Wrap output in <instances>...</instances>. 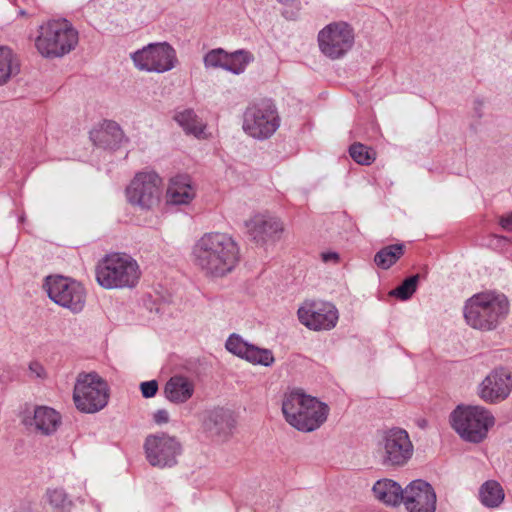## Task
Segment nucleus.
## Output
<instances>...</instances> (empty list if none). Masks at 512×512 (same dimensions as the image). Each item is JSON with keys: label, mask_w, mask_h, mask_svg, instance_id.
I'll list each match as a JSON object with an SVG mask.
<instances>
[{"label": "nucleus", "mask_w": 512, "mask_h": 512, "mask_svg": "<svg viewBox=\"0 0 512 512\" xmlns=\"http://www.w3.org/2000/svg\"><path fill=\"white\" fill-rule=\"evenodd\" d=\"M349 154L356 163L361 165H370L376 158V154L373 149L359 142L350 146Z\"/></svg>", "instance_id": "nucleus-31"}, {"label": "nucleus", "mask_w": 512, "mask_h": 512, "mask_svg": "<svg viewBox=\"0 0 512 512\" xmlns=\"http://www.w3.org/2000/svg\"><path fill=\"white\" fill-rule=\"evenodd\" d=\"M499 225L506 231H512V212L501 216Z\"/></svg>", "instance_id": "nucleus-39"}, {"label": "nucleus", "mask_w": 512, "mask_h": 512, "mask_svg": "<svg viewBox=\"0 0 512 512\" xmlns=\"http://www.w3.org/2000/svg\"><path fill=\"white\" fill-rule=\"evenodd\" d=\"M23 423L28 428L49 436L54 434L62 423L61 415L55 409L48 406H37L32 416H25Z\"/></svg>", "instance_id": "nucleus-19"}, {"label": "nucleus", "mask_w": 512, "mask_h": 512, "mask_svg": "<svg viewBox=\"0 0 512 512\" xmlns=\"http://www.w3.org/2000/svg\"><path fill=\"white\" fill-rule=\"evenodd\" d=\"M137 69L146 72L164 73L175 67V49L167 42L150 43L131 54Z\"/></svg>", "instance_id": "nucleus-13"}, {"label": "nucleus", "mask_w": 512, "mask_h": 512, "mask_svg": "<svg viewBox=\"0 0 512 512\" xmlns=\"http://www.w3.org/2000/svg\"><path fill=\"white\" fill-rule=\"evenodd\" d=\"M245 360L254 365L269 367L273 365L275 358L271 350L251 344L247 351Z\"/></svg>", "instance_id": "nucleus-30"}, {"label": "nucleus", "mask_w": 512, "mask_h": 512, "mask_svg": "<svg viewBox=\"0 0 512 512\" xmlns=\"http://www.w3.org/2000/svg\"><path fill=\"white\" fill-rule=\"evenodd\" d=\"M20 72L17 55L8 46H0V86Z\"/></svg>", "instance_id": "nucleus-25"}, {"label": "nucleus", "mask_w": 512, "mask_h": 512, "mask_svg": "<svg viewBox=\"0 0 512 512\" xmlns=\"http://www.w3.org/2000/svg\"><path fill=\"white\" fill-rule=\"evenodd\" d=\"M495 419L482 406H457L450 414L452 428L465 441L479 443L486 438Z\"/></svg>", "instance_id": "nucleus-6"}, {"label": "nucleus", "mask_w": 512, "mask_h": 512, "mask_svg": "<svg viewBox=\"0 0 512 512\" xmlns=\"http://www.w3.org/2000/svg\"><path fill=\"white\" fill-rule=\"evenodd\" d=\"M248 234L256 243L277 241L284 231L282 222L267 215L257 214L245 222Z\"/></svg>", "instance_id": "nucleus-18"}, {"label": "nucleus", "mask_w": 512, "mask_h": 512, "mask_svg": "<svg viewBox=\"0 0 512 512\" xmlns=\"http://www.w3.org/2000/svg\"><path fill=\"white\" fill-rule=\"evenodd\" d=\"M140 390L144 398H152L158 391V382L156 380L142 382Z\"/></svg>", "instance_id": "nucleus-36"}, {"label": "nucleus", "mask_w": 512, "mask_h": 512, "mask_svg": "<svg viewBox=\"0 0 512 512\" xmlns=\"http://www.w3.org/2000/svg\"><path fill=\"white\" fill-rule=\"evenodd\" d=\"M253 59V55L246 50H237L230 54L226 52L223 69L238 75L244 72Z\"/></svg>", "instance_id": "nucleus-29"}, {"label": "nucleus", "mask_w": 512, "mask_h": 512, "mask_svg": "<svg viewBox=\"0 0 512 512\" xmlns=\"http://www.w3.org/2000/svg\"><path fill=\"white\" fill-rule=\"evenodd\" d=\"M97 283L105 289L134 288L141 271L137 261L126 253H111L96 266Z\"/></svg>", "instance_id": "nucleus-4"}, {"label": "nucleus", "mask_w": 512, "mask_h": 512, "mask_svg": "<svg viewBox=\"0 0 512 512\" xmlns=\"http://www.w3.org/2000/svg\"><path fill=\"white\" fill-rule=\"evenodd\" d=\"M419 278L418 274L406 278L400 286L390 292V295L400 300L410 299L417 289Z\"/></svg>", "instance_id": "nucleus-33"}, {"label": "nucleus", "mask_w": 512, "mask_h": 512, "mask_svg": "<svg viewBox=\"0 0 512 512\" xmlns=\"http://www.w3.org/2000/svg\"><path fill=\"white\" fill-rule=\"evenodd\" d=\"M162 179L152 171L140 172L135 175L126 189L130 204L142 210H151L160 202Z\"/></svg>", "instance_id": "nucleus-11"}, {"label": "nucleus", "mask_w": 512, "mask_h": 512, "mask_svg": "<svg viewBox=\"0 0 512 512\" xmlns=\"http://www.w3.org/2000/svg\"><path fill=\"white\" fill-rule=\"evenodd\" d=\"M374 497L388 506H397L402 502L404 489L396 481L380 479L373 485Z\"/></svg>", "instance_id": "nucleus-23"}, {"label": "nucleus", "mask_w": 512, "mask_h": 512, "mask_svg": "<svg viewBox=\"0 0 512 512\" xmlns=\"http://www.w3.org/2000/svg\"><path fill=\"white\" fill-rule=\"evenodd\" d=\"M78 40V31L67 20H53L40 27L36 47L44 57H62L76 47Z\"/></svg>", "instance_id": "nucleus-5"}, {"label": "nucleus", "mask_w": 512, "mask_h": 512, "mask_svg": "<svg viewBox=\"0 0 512 512\" xmlns=\"http://www.w3.org/2000/svg\"><path fill=\"white\" fill-rule=\"evenodd\" d=\"M46 496L48 503L55 512H65L71 506V501L63 489H49Z\"/></svg>", "instance_id": "nucleus-32"}, {"label": "nucleus", "mask_w": 512, "mask_h": 512, "mask_svg": "<svg viewBox=\"0 0 512 512\" xmlns=\"http://www.w3.org/2000/svg\"><path fill=\"white\" fill-rule=\"evenodd\" d=\"M250 346H251V344L246 342L238 334H231L225 343V347L230 353H232L242 359L246 358V354H247V351L250 348Z\"/></svg>", "instance_id": "nucleus-34"}, {"label": "nucleus", "mask_w": 512, "mask_h": 512, "mask_svg": "<svg viewBox=\"0 0 512 512\" xmlns=\"http://www.w3.org/2000/svg\"><path fill=\"white\" fill-rule=\"evenodd\" d=\"M280 120L275 106L262 101L249 106L243 115V130L256 139H267L278 129Z\"/></svg>", "instance_id": "nucleus-10"}, {"label": "nucleus", "mask_w": 512, "mask_h": 512, "mask_svg": "<svg viewBox=\"0 0 512 512\" xmlns=\"http://www.w3.org/2000/svg\"><path fill=\"white\" fill-rule=\"evenodd\" d=\"M512 391V374L504 369L492 370L479 384L478 395L487 403L505 400Z\"/></svg>", "instance_id": "nucleus-17"}, {"label": "nucleus", "mask_w": 512, "mask_h": 512, "mask_svg": "<svg viewBox=\"0 0 512 512\" xmlns=\"http://www.w3.org/2000/svg\"><path fill=\"white\" fill-rule=\"evenodd\" d=\"M144 450L150 465L158 468L172 467L181 453V444L176 437L165 433L149 435L145 439Z\"/></svg>", "instance_id": "nucleus-15"}, {"label": "nucleus", "mask_w": 512, "mask_h": 512, "mask_svg": "<svg viewBox=\"0 0 512 512\" xmlns=\"http://www.w3.org/2000/svg\"><path fill=\"white\" fill-rule=\"evenodd\" d=\"M280 3H289L293 2L294 0H278Z\"/></svg>", "instance_id": "nucleus-41"}, {"label": "nucleus", "mask_w": 512, "mask_h": 512, "mask_svg": "<svg viewBox=\"0 0 512 512\" xmlns=\"http://www.w3.org/2000/svg\"><path fill=\"white\" fill-rule=\"evenodd\" d=\"M153 419L157 424H165L169 421V413L165 409H159L154 413Z\"/></svg>", "instance_id": "nucleus-38"}, {"label": "nucleus", "mask_w": 512, "mask_h": 512, "mask_svg": "<svg viewBox=\"0 0 512 512\" xmlns=\"http://www.w3.org/2000/svg\"><path fill=\"white\" fill-rule=\"evenodd\" d=\"M321 258L324 262H337L339 259V255L336 252H323L321 254Z\"/></svg>", "instance_id": "nucleus-40"}, {"label": "nucleus", "mask_w": 512, "mask_h": 512, "mask_svg": "<svg viewBox=\"0 0 512 512\" xmlns=\"http://www.w3.org/2000/svg\"><path fill=\"white\" fill-rule=\"evenodd\" d=\"M405 252V245L402 243L391 244L380 249L374 256L375 264L384 270L393 266Z\"/></svg>", "instance_id": "nucleus-27"}, {"label": "nucleus", "mask_w": 512, "mask_h": 512, "mask_svg": "<svg viewBox=\"0 0 512 512\" xmlns=\"http://www.w3.org/2000/svg\"><path fill=\"white\" fill-rule=\"evenodd\" d=\"M378 451L384 466L402 467L412 458L414 447L407 431L394 427L382 433Z\"/></svg>", "instance_id": "nucleus-8"}, {"label": "nucleus", "mask_w": 512, "mask_h": 512, "mask_svg": "<svg viewBox=\"0 0 512 512\" xmlns=\"http://www.w3.org/2000/svg\"><path fill=\"white\" fill-rule=\"evenodd\" d=\"M73 400L79 411L96 413L108 404V384L97 373L79 374L74 386Z\"/></svg>", "instance_id": "nucleus-7"}, {"label": "nucleus", "mask_w": 512, "mask_h": 512, "mask_svg": "<svg viewBox=\"0 0 512 512\" xmlns=\"http://www.w3.org/2000/svg\"><path fill=\"white\" fill-rule=\"evenodd\" d=\"M196 195L191 179L186 175H179L170 180L167 189V202L174 205L189 204Z\"/></svg>", "instance_id": "nucleus-22"}, {"label": "nucleus", "mask_w": 512, "mask_h": 512, "mask_svg": "<svg viewBox=\"0 0 512 512\" xmlns=\"http://www.w3.org/2000/svg\"><path fill=\"white\" fill-rule=\"evenodd\" d=\"M44 288L49 298L57 305L79 313L86 302V291L78 281L63 276H48Z\"/></svg>", "instance_id": "nucleus-9"}, {"label": "nucleus", "mask_w": 512, "mask_h": 512, "mask_svg": "<svg viewBox=\"0 0 512 512\" xmlns=\"http://www.w3.org/2000/svg\"><path fill=\"white\" fill-rule=\"evenodd\" d=\"M29 375L33 378L44 379L46 377V371L43 365L38 361H32L29 364Z\"/></svg>", "instance_id": "nucleus-37"}, {"label": "nucleus", "mask_w": 512, "mask_h": 512, "mask_svg": "<svg viewBox=\"0 0 512 512\" xmlns=\"http://www.w3.org/2000/svg\"><path fill=\"white\" fill-rule=\"evenodd\" d=\"M509 302L505 295L482 292L469 298L464 306L466 323L474 329L489 331L497 327L508 314Z\"/></svg>", "instance_id": "nucleus-3"}, {"label": "nucleus", "mask_w": 512, "mask_h": 512, "mask_svg": "<svg viewBox=\"0 0 512 512\" xmlns=\"http://www.w3.org/2000/svg\"><path fill=\"white\" fill-rule=\"evenodd\" d=\"M92 141L103 148H114L123 138L120 126L114 121H105L99 129L90 132Z\"/></svg>", "instance_id": "nucleus-24"}, {"label": "nucleus", "mask_w": 512, "mask_h": 512, "mask_svg": "<svg viewBox=\"0 0 512 512\" xmlns=\"http://www.w3.org/2000/svg\"><path fill=\"white\" fill-rule=\"evenodd\" d=\"M174 119L187 134L200 137L204 131L205 124L197 117L192 109L177 112Z\"/></svg>", "instance_id": "nucleus-28"}, {"label": "nucleus", "mask_w": 512, "mask_h": 512, "mask_svg": "<svg viewBox=\"0 0 512 512\" xmlns=\"http://www.w3.org/2000/svg\"><path fill=\"white\" fill-rule=\"evenodd\" d=\"M226 58V51L221 48L213 49L204 56L206 68H223Z\"/></svg>", "instance_id": "nucleus-35"}, {"label": "nucleus", "mask_w": 512, "mask_h": 512, "mask_svg": "<svg viewBox=\"0 0 512 512\" xmlns=\"http://www.w3.org/2000/svg\"><path fill=\"white\" fill-rule=\"evenodd\" d=\"M354 39V30L348 23L333 22L319 31L318 46L326 57L336 60L351 50Z\"/></svg>", "instance_id": "nucleus-12"}, {"label": "nucleus", "mask_w": 512, "mask_h": 512, "mask_svg": "<svg viewBox=\"0 0 512 512\" xmlns=\"http://www.w3.org/2000/svg\"><path fill=\"white\" fill-rule=\"evenodd\" d=\"M191 261L206 277L222 278L240 261V249L232 236L222 232L203 234L192 246Z\"/></svg>", "instance_id": "nucleus-1"}, {"label": "nucleus", "mask_w": 512, "mask_h": 512, "mask_svg": "<svg viewBox=\"0 0 512 512\" xmlns=\"http://www.w3.org/2000/svg\"><path fill=\"white\" fill-rule=\"evenodd\" d=\"M203 426L211 436L226 440L232 435L236 420L230 410L215 408L207 412Z\"/></svg>", "instance_id": "nucleus-20"}, {"label": "nucleus", "mask_w": 512, "mask_h": 512, "mask_svg": "<svg viewBox=\"0 0 512 512\" xmlns=\"http://www.w3.org/2000/svg\"><path fill=\"white\" fill-rule=\"evenodd\" d=\"M282 412L291 426L299 431L311 432L326 421L329 408L303 390L293 389L284 394Z\"/></svg>", "instance_id": "nucleus-2"}, {"label": "nucleus", "mask_w": 512, "mask_h": 512, "mask_svg": "<svg viewBox=\"0 0 512 512\" xmlns=\"http://www.w3.org/2000/svg\"><path fill=\"white\" fill-rule=\"evenodd\" d=\"M479 500L487 508L499 507L505 498V493L499 482L488 480L479 488Z\"/></svg>", "instance_id": "nucleus-26"}, {"label": "nucleus", "mask_w": 512, "mask_h": 512, "mask_svg": "<svg viewBox=\"0 0 512 512\" xmlns=\"http://www.w3.org/2000/svg\"><path fill=\"white\" fill-rule=\"evenodd\" d=\"M297 315L300 323L313 331L331 330L339 318L335 305L315 300L304 301L298 308Z\"/></svg>", "instance_id": "nucleus-14"}, {"label": "nucleus", "mask_w": 512, "mask_h": 512, "mask_svg": "<svg viewBox=\"0 0 512 512\" xmlns=\"http://www.w3.org/2000/svg\"><path fill=\"white\" fill-rule=\"evenodd\" d=\"M195 384L192 379L184 375H174L164 386V395L168 401L174 404L186 403L192 398Z\"/></svg>", "instance_id": "nucleus-21"}, {"label": "nucleus", "mask_w": 512, "mask_h": 512, "mask_svg": "<svg viewBox=\"0 0 512 512\" xmlns=\"http://www.w3.org/2000/svg\"><path fill=\"white\" fill-rule=\"evenodd\" d=\"M402 502L408 512H435L437 497L428 482L416 479L404 488Z\"/></svg>", "instance_id": "nucleus-16"}]
</instances>
